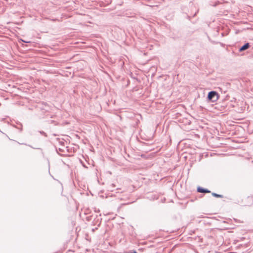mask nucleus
Masks as SVG:
<instances>
[{
	"mask_svg": "<svg viewBox=\"0 0 253 253\" xmlns=\"http://www.w3.org/2000/svg\"><path fill=\"white\" fill-rule=\"evenodd\" d=\"M219 98L218 93L215 91H211L208 95V99L209 100L214 102L216 101Z\"/></svg>",
	"mask_w": 253,
	"mask_h": 253,
	"instance_id": "obj_1",
	"label": "nucleus"
},
{
	"mask_svg": "<svg viewBox=\"0 0 253 253\" xmlns=\"http://www.w3.org/2000/svg\"><path fill=\"white\" fill-rule=\"evenodd\" d=\"M42 106L40 107V108L42 110H43L45 112H47L49 110L50 107L46 103H42Z\"/></svg>",
	"mask_w": 253,
	"mask_h": 253,
	"instance_id": "obj_2",
	"label": "nucleus"
},
{
	"mask_svg": "<svg viewBox=\"0 0 253 253\" xmlns=\"http://www.w3.org/2000/svg\"><path fill=\"white\" fill-rule=\"evenodd\" d=\"M250 46V44L249 42L246 43L244 45H243L242 46H241L239 49V51L240 52H242L243 51H244L247 49H248Z\"/></svg>",
	"mask_w": 253,
	"mask_h": 253,
	"instance_id": "obj_3",
	"label": "nucleus"
},
{
	"mask_svg": "<svg viewBox=\"0 0 253 253\" xmlns=\"http://www.w3.org/2000/svg\"><path fill=\"white\" fill-rule=\"evenodd\" d=\"M197 191L199 193H210L211 191L207 189H205L204 188H202L201 187H198L197 188Z\"/></svg>",
	"mask_w": 253,
	"mask_h": 253,
	"instance_id": "obj_4",
	"label": "nucleus"
},
{
	"mask_svg": "<svg viewBox=\"0 0 253 253\" xmlns=\"http://www.w3.org/2000/svg\"><path fill=\"white\" fill-rule=\"evenodd\" d=\"M212 195L213 197H216V198H222L223 197V196L222 195L218 194L215 193H212Z\"/></svg>",
	"mask_w": 253,
	"mask_h": 253,
	"instance_id": "obj_5",
	"label": "nucleus"
},
{
	"mask_svg": "<svg viewBox=\"0 0 253 253\" xmlns=\"http://www.w3.org/2000/svg\"><path fill=\"white\" fill-rule=\"evenodd\" d=\"M65 149L66 150L67 149V147H66V148H58V151L60 152H62V153H65Z\"/></svg>",
	"mask_w": 253,
	"mask_h": 253,
	"instance_id": "obj_6",
	"label": "nucleus"
},
{
	"mask_svg": "<svg viewBox=\"0 0 253 253\" xmlns=\"http://www.w3.org/2000/svg\"><path fill=\"white\" fill-rule=\"evenodd\" d=\"M40 133L42 135H43V136H45V137H47V134H46V133L45 132L43 131H40Z\"/></svg>",
	"mask_w": 253,
	"mask_h": 253,
	"instance_id": "obj_7",
	"label": "nucleus"
},
{
	"mask_svg": "<svg viewBox=\"0 0 253 253\" xmlns=\"http://www.w3.org/2000/svg\"><path fill=\"white\" fill-rule=\"evenodd\" d=\"M110 186H111L112 188H115V187H116V185H115V184L112 183V184H111V185H110Z\"/></svg>",
	"mask_w": 253,
	"mask_h": 253,
	"instance_id": "obj_8",
	"label": "nucleus"
},
{
	"mask_svg": "<svg viewBox=\"0 0 253 253\" xmlns=\"http://www.w3.org/2000/svg\"><path fill=\"white\" fill-rule=\"evenodd\" d=\"M97 229H98V227H95L94 228H93L92 229V230L93 232H94L95 230H97Z\"/></svg>",
	"mask_w": 253,
	"mask_h": 253,
	"instance_id": "obj_9",
	"label": "nucleus"
},
{
	"mask_svg": "<svg viewBox=\"0 0 253 253\" xmlns=\"http://www.w3.org/2000/svg\"><path fill=\"white\" fill-rule=\"evenodd\" d=\"M248 199L249 200H253L252 197H248Z\"/></svg>",
	"mask_w": 253,
	"mask_h": 253,
	"instance_id": "obj_10",
	"label": "nucleus"
},
{
	"mask_svg": "<svg viewBox=\"0 0 253 253\" xmlns=\"http://www.w3.org/2000/svg\"><path fill=\"white\" fill-rule=\"evenodd\" d=\"M219 2L216 3V4H214L213 6H215Z\"/></svg>",
	"mask_w": 253,
	"mask_h": 253,
	"instance_id": "obj_11",
	"label": "nucleus"
},
{
	"mask_svg": "<svg viewBox=\"0 0 253 253\" xmlns=\"http://www.w3.org/2000/svg\"><path fill=\"white\" fill-rule=\"evenodd\" d=\"M100 223H101V221L99 222V223L98 225V227H99L100 226Z\"/></svg>",
	"mask_w": 253,
	"mask_h": 253,
	"instance_id": "obj_12",
	"label": "nucleus"
},
{
	"mask_svg": "<svg viewBox=\"0 0 253 253\" xmlns=\"http://www.w3.org/2000/svg\"><path fill=\"white\" fill-rule=\"evenodd\" d=\"M132 253H137V252L135 251H134Z\"/></svg>",
	"mask_w": 253,
	"mask_h": 253,
	"instance_id": "obj_13",
	"label": "nucleus"
},
{
	"mask_svg": "<svg viewBox=\"0 0 253 253\" xmlns=\"http://www.w3.org/2000/svg\"><path fill=\"white\" fill-rule=\"evenodd\" d=\"M121 188H117V190H121Z\"/></svg>",
	"mask_w": 253,
	"mask_h": 253,
	"instance_id": "obj_14",
	"label": "nucleus"
},
{
	"mask_svg": "<svg viewBox=\"0 0 253 253\" xmlns=\"http://www.w3.org/2000/svg\"><path fill=\"white\" fill-rule=\"evenodd\" d=\"M53 122H54V121H51V123H53Z\"/></svg>",
	"mask_w": 253,
	"mask_h": 253,
	"instance_id": "obj_15",
	"label": "nucleus"
},
{
	"mask_svg": "<svg viewBox=\"0 0 253 253\" xmlns=\"http://www.w3.org/2000/svg\"><path fill=\"white\" fill-rule=\"evenodd\" d=\"M111 191H114V190H113V189H111Z\"/></svg>",
	"mask_w": 253,
	"mask_h": 253,
	"instance_id": "obj_16",
	"label": "nucleus"
}]
</instances>
